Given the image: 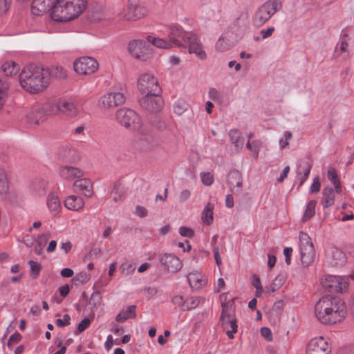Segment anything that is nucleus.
<instances>
[{
  "label": "nucleus",
  "instance_id": "obj_1",
  "mask_svg": "<svg viewBox=\"0 0 354 354\" xmlns=\"http://www.w3.org/2000/svg\"><path fill=\"white\" fill-rule=\"evenodd\" d=\"M315 315L317 320L324 325L341 323L347 315L346 306L339 298L325 296L316 303Z\"/></svg>",
  "mask_w": 354,
  "mask_h": 354
},
{
  "label": "nucleus",
  "instance_id": "obj_2",
  "mask_svg": "<svg viewBox=\"0 0 354 354\" xmlns=\"http://www.w3.org/2000/svg\"><path fill=\"white\" fill-rule=\"evenodd\" d=\"M87 0H55L48 13L52 20L66 23L77 19L86 10Z\"/></svg>",
  "mask_w": 354,
  "mask_h": 354
},
{
  "label": "nucleus",
  "instance_id": "obj_3",
  "mask_svg": "<svg viewBox=\"0 0 354 354\" xmlns=\"http://www.w3.org/2000/svg\"><path fill=\"white\" fill-rule=\"evenodd\" d=\"M43 67L35 64H29L21 72L19 82L24 89L31 93H36L43 90L44 78Z\"/></svg>",
  "mask_w": 354,
  "mask_h": 354
},
{
  "label": "nucleus",
  "instance_id": "obj_4",
  "mask_svg": "<svg viewBox=\"0 0 354 354\" xmlns=\"http://www.w3.org/2000/svg\"><path fill=\"white\" fill-rule=\"evenodd\" d=\"M117 121L123 127L137 133L140 138H147L149 131L144 127L140 115L130 109H120L116 112Z\"/></svg>",
  "mask_w": 354,
  "mask_h": 354
},
{
  "label": "nucleus",
  "instance_id": "obj_5",
  "mask_svg": "<svg viewBox=\"0 0 354 354\" xmlns=\"http://www.w3.org/2000/svg\"><path fill=\"white\" fill-rule=\"evenodd\" d=\"M283 3L281 0H268L259 6L252 16L253 24L261 27L267 23L272 17L281 10Z\"/></svg>",
  "mask_w": 354,
  "mask_h": 354
},
{
  "label": "nucleus",
  "instance_id": "obj_6",
  "mask_svg": "<svg viewBox=\"0 0 354 354\" xmlns=\"http://www.w3.org/2000/svg\"><path fill=\"white\" fill-rule=\"evenodd\" d=\"M322 286L332 293H343L349 288L348 277L346 276L327 275L322 280Z\"/></svg>",
  "mask_w": 354,
  "mask_h": 354
},
{
  "label": "nucleus",
  "instance_id": "obj_7",
  "mask_svg": "<svg viewBox=\"0 0 354 354\" xmlns=\"http://www.w3.org/2000/svg\"><path fill=\"white\" fill-rule=\"evenodd\" d=\"M125 95L120 91H112L102 95L97 102L99 108L104 111L113 110L126 102Z\"/></svg>",
  "mask_w": 354,
  "mask_h": 354
},
{
  "label": "nucleus",
  "instance_id": "obj_8",
  "mask_svg": "<svg viewBox=\"0 0 354 354\" xmlns=\"http://www.w3.org/2000/svg\"><path fill=\"white\" fill-rule=\"evenodd\" d=\"M161 92L145 93L140 99V106L149 113H158L163 107L164 101L160 95Z\"/></svg>",
  "mask_w": 354,
  "mask_h": 354
},
{
  "label": "nucleus",
  "instance_id": "obj_9",
  "mask_svg": "<svg viewBox=\"0 0 354 354\" xmlns=\"http://www.w3.org/2000/svg\"><path fill=\"white\" fill-rule=\"evenodd\" d=\"M299 249L301 263L308 266L313 261L315 252L311 239L306 233L299 234Z\"/></svg>",
  "mask_w": 354,
  "mask_h": 354
},
{
  "label": "nucleus",
  "instance_id": "obj_10",
  "mask_svg": "<svg viewBox=\"0 0 354 354\" xmlns=\"http://www.w3.org/2000/svg\"><path fill=\"white\" fill-rule=\"evenodd\" d=\"M332 347L328 339L318 336L310 339L305 348V354H331Z\"/></svg>",
  "mask_w": 354,
  "mask_h": 354
},
{
  "label": "nucleus",
  "instance_id": "obj_11",
  "mask_svg": "<svg viewBox=\"0 0 354 354\" xmlns=\"http://www.w3.org/2000/svg\"><path fill=\"white\" fill-rule=\"evenodd\" d=\"M137 86L142 94L152 92H161L158 79L149 73L141 74L138 78Z\"/></svg>",
  "mask_w": 354,
  "mask_h": 354
},
{
  "label": "nucleus",
  "instance_id": "obj_12",
  "mask_svg": "<svg viewBox=\"0 0 354 354\" xmlns=\"http://www.w3.org/2000/svg\"><path fill=\"white\" fill-rule=\"evenodd\" d=\"M130 54L135 58L146 61L152 55V48L144 40H133L129 42L128 46Z\"/></svg>",
  "mask_w": 354,
  "mask_h": 354
},
{
  "label": "nucleus",
  "instance_id": "obj_13",
  "mask_svg": "<svg viewBox=\"0 0 354 354\" xmlns=\"http://www.w3.org/2000/svg\"><path fill=\"white\" fill-rule=\"evenodd\" d=\"M73 68L79 75H89L97 71L99 64L93 57H82L75 61Z\"/></svg>",
  "mask_w": 354,
  "mask_h": 354
},
{
  "label": "nucleus",
  "instance_id": "obj_14",
  "mask_svg": "<svg viewBox=\"0 0 354 354\" xmlns=\"http://www.w3.org/2000/svg\"><path fill=\"white\" fill-rule=\"evenodd\" d=\"M169 40L171 45L179 48L184 47L185 37L192 32L185 31L182 26L178 24H171L167 27Z\"/></svg>",
  "mask_w": 354,
  "mask_h": 354
},
{
  "label": "nucleus",
  "instance_id": "obj_15",
  "mask_svg": "<svg viewBox=\"0 0 354 354\" xmlns=\"http://www.w3.org/2000/svg\"><path fill=\"white\" fill-rule=\"evenodd\" d=\"M185 45L188 47L189 53L194 54L201 60H205L207 58V54L199 37L193 32L185 37Z\"/></svg>",
  "mask_w": 354,
  "mask_h": 354
},
{
  "label": "nucleus",
  "instance_id": "obj_16",
  "mask_svg": "<svg viewBox=\"0 0 354 354\" xmlns=\"http://www.w3.org/2000/svg\"><path fill=\"white\" fill-rule=\"evenodd\" d=\"M159 261L167 268V271L170 272H176L183 267L180 260L172 254L165 253L160 254Z\"/></svg>",
  "mask_w": 354,
  "mask_h": 354
},
{
  "label": "nucleus",
  "instance_id": "obj_17",
  "mask_svg": "<svg viewBox=\"0 0 354 354\" xmlns=\"http://www.w3.org/2000/svg\"><path fill=\"white\" fill-rule=\"evenodd\" d=\"M148 13L146 7L137 5L128 7L127 10L121 13V17L127 21H136L144 18Z\"/></svg>",
  "mask_w": 354,
  "mask_h": 354
},
{
  "label": "nucleus",
  "instance_id": "obj_18",
  "mask_svg": "<svg viewBox=\"0 0 354 354\" xmlns=\"http://www.w3.org/2000/svg\"><path fill=\"white\" fill-rule=\"evenodd\" d=\"M74 192L90 198L93 194V183L88 178L77 180L73 183Z\"/></svg>",
  "mask_w": 354,
  "mask_h": 354
},
{
  "label": "nucleus",
  "instance_id": "obj_19",
  "mask_svg": "<svg viewBox=\"0 0 354 354\" xmlns=\"http://www.w3.org/2000/svg\"><path fill=\"white\" fill-rule=\"evenodd\" d=\"M227 184L233 194H238L242 189V176L237 170L229 172L227 176Z\"/></svg>",
  "mask_w": 354,
  "mask_h": 354
},
{
  "label": "nucleus",
  "instance_id": "obj_20",
  "mask_svg": "<svg viewBox=\"0 0 354 354\" xmlns=\"http://www.w3.org/2000/svg\"><path fill=\"white\" fill-rule=\"evenodd\" d=\"M326 255L330 263L333 266H342L346 260V254L336 248L328 249L326 252Z\"/></svg>",
  "mask_w": 354,
  "mask_h": 354
},
{
  "label": "nucleus",
  "instance_id": "obj_21",
  "mask_svg": "<svg viewBox=\"0 0 354 354\" xmlns=\"http://www.w3.org/2000/svg\"><path fill=\"white\" fill-rule=\"evenodd\" d=\"M59 113H62L68 118H73L78 115L79 110L74 102L59 99Z\"/></svg>",
  "mask_w": 354,
  "mask_h": 354
},
{
  "label": "nucleus",
  "instance_id": "obj_22",
  "mask_svg": "<svg viewBox=\"0 0 354 354\" xmlns=\"http://www.w3.org/2000/svg\"><path fill=\"white\" fill-rule=\"evenodd\" d=\"M44 109L42 105L34 106L30 112L26 115L27 122L30 125L38 124L43 122Z\"/></svg>",
  "mask_w": 354,
  "mask_h": 354
},
{
  "label": "nucleus",
  "instance_id": "obj_23",
  "mask_svg": "<svg viewBox=\"0 0 354 354\" xmlns=\"http://www.w3.org/2000/svg\"><path fill=\"white\" fill-rule=\"evenodd\" d=\"M187 280L190 287L194 290L202 288L207 283L206 277L198 272L189 273L187 275Z\"/></svg>",
  "mask_w": 354,
  "mask_h": 354
},
{
  "label": "nucleus",
  "instance_id": "obj_24",
  "mask_svg": "<svg viewBox=\"0 0 354 354\" xmlns=\"http://www.w3.org/2000/svg\"><path fill=\"white\" fill-rule=\"evenodd\" d=\"M59 172L60 176L66 180L81 178L84 175L83 171L79 168L66 165L60 167Z\"/></svg>",
  "mask_w": 354,
  "mask_h": 354
},
{
  "label": "nucleus",
  "instance_id": "obj_25",
  "mask_svg": "<svg viewBox=\"0 0 354 354\" xmlns=\"http://www.w3.org/2000/svg\"><path fill=\"white\" fill-rule=\"evenodd\" d=\"M235 318V304L234 299L228 301L227 304H223L222 306V312L220 319V322H223V324H230V319Z\"/></svg>",
  "mask_w": 354,
  "mask_h": 354
},
{
  "label": "nucleus",
  "instance_id": "obj_26",
  "mask_svg": "<svg viewBox=\"0 0 354 354\" xmlns=\"http://www.w3.org/2000/svg\"><path fill=\"white\" fill-rule=\"evenodd\" d=\"M84 201L80 196L70 195L64 201V206L72 211H80L84 206Z\"/></svg>",
  "mask_w": 354,
  "mask_h": 354
},
{
  "label": "nucleus",
  "instance_id": "obj_27",
  "mask_svg": "<svg viewBox=\"0 0 354 354\" xmlns=\"http://www.w3.org/2000/svg\"><path fill=\"white\" fill-rule=\"evenodd\" d=\"M47 206L53 216L58 215L62 211V205L59 197L55 193H50L47 199Z\"/></svg>",
  "mask_w": 354,
  "mask_h": 354
},
{
  "label": "nucleus",
  "instance_id": "obj_28",
  "mask_svg": "<svg viewBox=\"0 0 354 354\" xmlns=\"http://www.w3.org/2000/svg\"><path fill=\"white\" fill-rule=\"evenodd\" d=\"M335 189L331 187H326L322 190L321 204L324 209L331 207L335 201Z\"/></svg>",
  "mask_w": 354,
  "mask_h": 354
},
{
  "label": "nucleus",
  "instance_id": "obj_29",
  "mask_svg": "<svg viewBox=\"0 0 354 354\" xmlns=\"http://www.w3.org/2000/svg\"><path fill=\"white\" fill-rule=\"evenodd\" d=\"M147 41L161 49H170L173 47L169 39H165L154 35L147 36Z\"/></svg>",
  "mask_w": 354,
  "mask_h": 354
},
{
  "label": "nucleus",
  "instance_id": "obj_30",
  "mask_svg": "<svg viewBox=\"0 0 354 354\" xmlns=\"http://www.w3.org/2000/svg\"><path fill=\"white\" fill-rule=\"evenodd\" d=\"M229 137L232 143L237 151L243 148V139L241 133L236 129H231L229 131Z\"/></svg>",
  "mask_w": 354,
  "mask_h": 354
},
{
  "label": "nucleus",
  "instance_id": "obj_31",
  "mask_svg": "<svg viewBox=\"0 0 354 354\" xmlns=\"http://www.w3.org/2000/svg\"><path fill=\"white\" fill-rule=\"evenodd\" d=\"M214 204L212 203H207L202 212V220L204 223L209 225L213 222Z\"/></svg>",
  "mask_w": 354,
  "mask_h": 354
},
{
  "label": "nucleus",
  "instance_id": "obj_32",
  "mask_svg": "<svg viewBox=\"0 0 354 354\" xmlns=\"http://www.w3.org/2000/svg\"><path fill=\"white\" fill-rule=\"evenodd\" d=\"M136 306H129L125 310L121 311L115 317V320L118 322H124L129 318H133L136 317Z\"/></svg>",
  "mask_w": 354,
  "mask_h": 354
},
{
  "label": "nucleus",
  "instance_id": "obj_33",
  "mask_svg": "<svg viewBox=\"0 0 354 354\" xmlns=\"http://www.w3.org/2000/svg\"><path fill=\"white\" fill-rule=\"evenodd\" d=\"M59 113V99H50L46 102V115H54Z\"/></svg>",
  "mask_w": 354,
  "mask_h": 354
},
{
  "label": "nucleus",
  "instance_id": "obj_34",
  "mask_svg": "<svg viewBox=\"0 0 354 354\" xmlns=\"http://www.w3.org/2000/svg\"><path fill=\"white\" fill-rule=\"evenodd\" d=\"M230 323L228 324L227 322L225 324H223V322H221V324L223 328L225 330L227 337L230 339H233L234 334L237 333V328H238L236 318L230 319Z\"/></svg>",
  "mask_w": 354,
  "mask_h": 354
},
{
  "label": "nucleus",
  "instance_id": "obj_35",
  "mask_svg": "<svg viewBox=\"0 0 354 354\" xmlns=\"http://www.w3.org/2000/svg\"><path fill=\"white\" fill-rule=\"evenodd\" d=\"M317 205V201L310 200L306 207L304 213L302 216L301 221L305 223L312 218L315 214V207Z\"/></svg>",
  "mask_w": 354,
  "mask_h": 354
},
{
  "label": "nucleus",
  "instance_id": "obj_36",
  "mask_svg": "<svg viewBox=\"0 0 354 354\" xmlns=\"http://www.w3.org/2000/svg\"><path fill=\"white\" fill-rule=\"evenodd\" d=\"M2 72L7 76L16 75L19 71L18 65L13 61H7L1 66Z\"/></svg>",
  "mask_w": 354,
  "mask_h": 354
},
{
  "label": "nucleus",
  "instance_id": "obj_37",
  "mask_svg": "<svg viewBox=\"0 0 354 354\" xmlns=\"http://www.w3.org/2000/svg\"><path fill=\"white\" fill-rule=\"evenodd\" d=\"M9 82L7 79H0V109L6 102L8 95Z\"/></svg>",
  "mask_w": 354,
  "mask_h": 354
},
{
  "label": "nucleus",
  "instance_id": "obj_38",
  "mask_svg": "<svg viewBox=\"0 0 354 354\" xmlns=\"http://www.w3.org/2000/svg\"><path fill=\"white\" fill-rule=\"evenodd\" d=\"M262 146V142L259 140H255L252 142H248L246 144V147L248 150L251 151L252 156L257 160L259 156V153L260 149Z\"/></svg>",
  "mask_w": 354,
  "mask_h": 354
},
{
  "label": "nucleus",
  "instance_id": "obj_39",
  "mask_svg": "<svg viewBox=\"0 0 354 354\" xmlns=\"http://www.w3.org/2000/svg\"><path fill=\"white\" fill-rule=\"evenodd\" d=\"M30 9L32 15L42 16L44 14V0H33Z\"/></svg>",
  "mask_w": 354,
  "mask_h": 354
},
{
  "label": "nucleus",
  "instance_id": "obj_40",
  "mask_svg": "<svg viewBox=\"0 0 354 354\" xmlns=\"http://www.w3.org/2000/svg\"><path fill=\"white\" fill-rule=\"evenodd\" d=\"M328 178L333 183L336 193L340 194L342 192V187L334 169H330L328 171Z\"/></svg>",
  "mask_w": 354,
  "mask_h": 354
},
{
  "label": "nucleus",
  "instance_id": "obj_41",
  "mask_svg": "<svg viewBox=\"0 0 354 354\" xmlns=\"http://www.w3.org/2000/svg\"><path fill=\"white\" fill-rule=\"evenodd\" d=\"M61 158L64 162H74L78 158L77 151L73 148L68 149L61 155Z\"/></svg>",
  "mask_w": 354,
  "mask_h": 354
},
{
  "label": "nucleus",
  "instance_id": "obj_42",
  "mask_svg": "<svg viewBox=\"0 0 354 354\" xmlns=\"http://www.w3.org/2000/svg\"><path fill=\"white\" fill-rule=\"evenodd\" d=\"M347 35L344 34L342 36V38L340 41L338 42V44L336 46L335 48V52L338 53L339 55L344 53H347L348 54V43L346 39Z\"/></svg>",
  "mask_w": 354,
  "mask_h": 354
},
{
  "label": "nucleus",
  "instance_id": "obj_43",
  "mask_svg": "<svg viewBox=\"0 0 354 354\" xmlns=\"http://www.w3.org/2000/svg\"><path fill=\"white\" fill-rule=\"evenodd\" d=\"M9 189L8 178L6 172L0 168V194H6Z\"/></svg>",
  "mask_w": 354,
  "mask_h": 354
},
{
  "label": "nucleus",
  "instance_id": "obj_44",
  "mask_svg": "<svg viewBox=\"0 0 354 354\" xmlns=\"http://www.w3.org/2000/svg\"><path fill=\"white\" fill-rule=\"evenodd\" d=\"M188 108V104L183 99H178L174 104V112L180 115H182Z\"/></svg>",
  "mask_w": 354,
  "mask_h": 354
},
{
  "label": "nucleus",
  "instance_id": "obj_45",
  "mask_svg": "<svg viewBox=\"0 0 354 354\" xmlns=\"http://www.w3.org/2000/svg\"><path fill=\"white\" fill-rule=\"evenodd\" d=\"M201 298L198 297H190L185 301L184 311L196 308L200 304Z\"/></svg>",
  "mask_w": 354,
  "mask_h": 354
},
{
  "label": "nucleus",
  "instance_id": "obj_46",
  "mask_svg": "<svg viewBox=\"0 0 354 354\" xmlns=\"http://www.w3.org/2000/svg\"><path fill=\"white\" fill-rule=\"evenodd\" d=\"M135 269V264L129 261L122 263L120 267V272L124 276L132 274L134 272Z\"/></svg>",
  "mask_w": 354,
  "mask_h": 354
},
{
  "label": "nucleus",
  "instance_id": "obj_47",
  "mask_svg": "<svg viewBox=\"0 0 354 354\" xmlns=\"http://www.w3.org/2000/svg\"><path fill=\"white\" fill-rule=\"evenodd\" d=\"M48 73L50 76L57 79H65L67 77V72L62 67H53Z\"/></svg>",
  "mask_w": 354,
  "mask_h": 354
},
{
  "label": "nucleus",
  "instance_id": "obj_48",
  "mask_svg": "<svg viewBox=\"0 0 354 354\" xmlns=\"http://www.w3.org/2000/svg\"><path fill=\"white\" fill-rule=\"evenodd\" d=\"M230 48V44L227 39L221 37L215 44V49L218 52H225Z\"/></svg>",
  "mask_w": 354,
  "mask_h": 354
},
{
  "label": "nucleus",
  "instance_id": "obj_49",
  "mask_svg": "<svg viewBox=\"0 0 354 354\" xmlns=\"http://www.w3.org/2000/svg\"><path fill=\"white\" fill-rule=\"evenodd\" d=\"M285 281V278L283 275L279 274L277 275L274 279L273 280L270 289L268 290V292H273L279 289Z\"/></svg>",
  "mask_w": 354,
  "mask_h": 354
},
{
  "label": "nucleus",
  "instance_id": "obj_50",
  "mask_svg": "<svg viewBox=\"0 0 354 354\" xmlns=\"http://www.w3.org/2000/svg\"><path fill=\"white\" fill-rule=\"evenodd\" d=\"M44 244V234L39 235L34 243L35 252L37 254H41Z\"/></svg>",
  "mask_w": 354,
  "mask_h": 354
},
{
  "label": "nucleus",
  "instance_id": "obj_51",
  "mask_svg": "<svg viewBox=\"0 0 354 354\" xmlns=\"http://www.w3.org/2000/svg\"><path fill=\"white\" fill-rule=\"evenodd\" d=\"M12 0H0V17L6 15L12 5Z\"/></svg>",
  "mask_w": 354,
  "mask_h": 354
},
{
  "label": "nucleus",
  "instance_id": "obj_52",
  "mask_svg": "<svg viewBox=\"0 0 354 354\" xmlns=\"http://www.w3.org/2000/svg\"><path fill=\"white\" fill-rule=\"evenodd\" d=\"M201 178L203 184L205 186H210L214 183V176L209 172L201 173Z\"/></svg>",
  "mask_w": 354,
  "mask_h": 354
},
{
  "label": "nucleus",
  "instance_id": "obj_53",
  "mask_svg": "<svg viewBox=\"0 0 354 354\" xmlns=\"http://www.w3.org/2000/svg\"><path fill=\"white\" fill-rule=\"evenodd\" d=\"M90 279V275L85 272H82L76 274L73 281L76 283L84 284Z\"/></svg>",
  "mask_w": 354,
  "mask_h": 354
},
{
  "label": "nucleus",
  "instance_id": "obj_54",
  "mask_svg": "<svg viewBox=\"0 0 354 354\" xmlns=\"http://www.w3.org/2000/svg\"><path fill=\"white\" fill-rule=\"evenodd\" d=\"M311 169V165L308 161H301L297 167V171H301L302 174L309 175Z\"/></svg>",
  "mask_w": 354,
  "mask_h": 354
},
{
  "label": "nucleus",
  "instance_id": "obj_55",
  "mask_svg": "<svg viewBox=\"0 0 354 354\" xmlns=\"http://www.w3.org/2000/svg\"><path fill=\"white\" fill-rule=\"evenodd\" d=\"M28 263L30 266V274L32 277L36 278L40 272L41 266L37 262L33 261L32 260L28 261Z\"/></svg>",
  "mask_w": 354,
  "mask_h": 354
},
{
  "label": "nucleus",
  "instance_id": "obj_56",
  "mask_svg": "<svg viewBox=\"0 0 354 354\" xmlns=\"http://www.w3.org/2000/svg\"><path fill=\"white\" fill-rule=\"evenodd\" d=\"M122 192L119 185H115L111 193V197L114 202H118L122 197Z\"/></svg>",
  "mask_w": 354,
  "mask_h": 354
},
{
  "label": "nucleus",
  "instance_id": "obj_57",
  "mask_svg": "<svg viewBox=\"0 0 354 354\" xmlns=\"http://www.w3.org/2000/svg\"><path fill=\"white\" fill-rule=\"evenodd\" d=\"M55 344L57 345L58 350L55 351V348L52 346L49 348L50 351L52 353L55 352L53 354H65L66 351V347L62 345V341L57 340L55 342Z\"/></svg>",
  "mask_w": 354,
  "mask_h": 354
},
{
  "label": "nucleus",
  "instance_id": "obj_58",
  "mask_svg": "<svg viewBox=\"0 0 354 354\" xmlns=\"http://www.w3.org/2000/svg\"><path fill=\"white\" fill-rule=\"evenodd\" d=\"M171 301L174 305L178 306L182 311H184V306H185V301L183 297L181 295H176L174 296Z\"/></svg>",
  "mask_w": 354,
  "mask_h": 354
},
{
  "label": "nucleus",
  "instance_id": "obj_59",
  "mask_svg": "<svg viewBox=\"0 0 354 354\" xmlns=\"http://www.w3.org/2000/svg\"><path fill=\"white\" fill-rule=\"evenodd\" d=\"M179 233L182 236L188 238H191L194 235V232L192 228L184 226L179 228Z\"/></svg>",
  "mask_w": 354,
  "mask_h": 354
},
{
  "label": "nucleus",
  "instance_id": "obj_60",
  "mask_svg": "<svg viewBox=\"0 0 354 354\" xmlns=\"http://www.w3.org/2000/svg\"><path fill=\"white\" fill-rule=\"evenodd\" d=\"M208 97L214 100L217 101L221 99V93L215 88H210L208 91Z\"/></svg>",
  "mask_w": 354,
  "mask_h": 354
},
{
  "label": "nucleus",
  "instance_id": "obj_61",
  "mask_svg": "<svg viewBox=\"0 0 354 354\" xmlns=\"http://www.w3.org/2000/svg\"><path fill=\"white\" fill-rule=\"evenodd\" d=\"M292 138V133L290 131H286L283 133V138L279 140V145L281 149L285 148L288 145V141Z\"/></svg>",
  "mask_w": 354,
  "mask_h": 354
},
{
  "label": "nucleus",
  "instance_id": "obj_62",
  "mask_svg": "<svg viewBox=\"0 0 354 354\" xmlns=\"http://www.w3.org/2000/svg\"><path fill=\"white\" fill-rule=\"evenodd\" d=\"M71 317L65 314L62 318L56 320V324L59 327H64L70 324Z\"/></svg>",
  "mask_w": 354,
  "mask_h": 354
},
{
  "label": "nucleus",
  "instance_id": "obj_63",
  "mask_svg": "<svg viewBox=\"0 0 354 354\" xmlns=\"http://www.w3.org/2000/svg\"><path fill=\"white\" fill-rule=\"evenodd\" d=\"M320 182L319 177H316L313 179V184L310 188V192L311 193H317L320 190Z\"/></svg>",
  "mask_w": 354,
  "mask_h": 354
},
{
  "label": "nucleus",
  "instance_id": "obj_64",
  "mask_svg": "<svg viewBox=\"0 0 354 354\" xmlns=\"http://www.w3.org/2000/svg\"><path fill=\"white\" fill-rule=\"evenodd\" d=\"M191 196V192L189 189H183L182 190L178 196L179 201L180 203H184L187 201Z\"/></svg>",
  "mask_w": 354,
  "mask_h": 354
}]
</instances>
